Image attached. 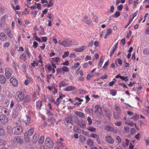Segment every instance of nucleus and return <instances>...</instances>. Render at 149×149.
<instances>
[{
	"label": "nucleus",
	"mask_w": 149,
	"mask_h": 149,
	"mask_svg": "<svg viewBox=\"0 0 149 149\" xmlns=\"http://www.w3.org/2000/svg\"><path fill=\"white\" fill-rule=\"evenodd\" d=\"M135 137L137 139L139 140L141 137V134H140L138 133L135 135Z\"/></svg>",
	"instance_id": "54"
},
{
	"label": "nucleus",
	"mask_w": 149,
	"mask_h": 149,
	"mask_svg": "<svg viewBox=\"0 0 149 149\" xmlns=\"http://www.w3.org/2000/svg\"><path fill=\"white\" fill-rule=\"evenodd\" d=\"M45 143V145L47 147L51 148H53L54 146V143L52 140L49 137L46 139Z\"/></svg>",
	"instance_id": "2"
},
{
	"label": "nucleus",
	"mask_w": 149,
	"mask_h": 149,
	"mask_svg": "<svg viewBox=\"0 0 149 149\" xmlns=\"http://www.w3.org/2000/svg\"><path fill=\"white\" fill-rule=\"evenodd\" d=\"M56 70L57 73H61L63 72L62 68H57Z\"/></svg>",
	"instance_id": "52"
},
{
	"label": "nucleus",
	"mask_w": 149,
	"mask_h": 149,
	"mask_svg": "<svg viewBox=\"0 0 149 149\" xmlns=\"http://www.w3.org/2000/svg\"><path fill=\"white\" fill-rule=\"evenodd\" d=\"M25 52L26 54L27 55L29 58H30L31 54L29 52V49L27 48H26L25 49Z\"/></svg>",
	"instance_id": "39"
},
{
	"label": "nucleus",
	"mask_w": 149,
	"mask_h": 149,
	"mask_svg": "<svg viewBox=\"0 0 149 149\" xmlns=\"http://www.w3.org/2000/svg\"><path fill=\"white\" fill-rule=\"evenodd\" d=\"M14 133L16 135L20 134L23 131L21 126H17L13 128Z\"/></svg>",
	"instance_id": "3"
},
{
	"label": "nucleus",
	"mask_w": 149,
	"mask_h": 149,
	"mask_svg": "<svg viewBox=\"0 0 149 149\" xmlns=\"http://www.w3.org/2000/svg\"><path fill=\"white\" fill-rule=\"evenodd\" d=\"M87 144L90 146L93 145L94 143L93 141L91 139H88L87 141Z\"/></svg>",
	"instance_id": "40"
},
{
	"label": "nucleus",
	"mask_w": 149,
	"mask_h": 149,
	"mask_svg": "<svg viewBox=\"0 0 149 149\" xmlns=\"http://www.w3.org/2000/svg\"><path fill=\"white\" fill-rule=\"evenodd\" d=\"M6 81V79L3 75H0V83L2 84H4Z\"/></svg>",
	"instance_id": "18"
},
{
	"label": "nucleus",
	"mask_w": 149,
	"mask_h": 149,
	"mask_svg": "<svg viewBox=\"0 0 149 149\" xmlns=\"http://www.w3.org/2000/svg\"><path fill=\"white\" fill-rule=\"evenodd\" d=\"M69 52H68L66 51L64 52L62 56V57L63 58H65L68 57L69 55Z\"/></svg>",
	"instance_id": "41"
},
{
	"label": "nucleus",
	"mask_w": 149,
	"mask_h": 149,
	"mask_svg": "<svg viewBox=\"0 0 149 149\" xmlns=\"http://www.w3.org/2000/svg\"><path fill=\"white\" fill-rule=\"evenodd\" d=\"M62 68L63 73L64 72H68L70 71V69L66 66H63Z\"/></svg>",
	"instance_id": "29"
},
{
	"label": "nucleus",
	"mask_w": 149,
	"mask_h": 149,
	"mask_svg": "<svg viewBox=\"0 0 149 149\" xmlns=\"http://www.w3.org/2000/svg\"><path fill=\"white\" fill-rule=\"evenodd\" d=\"M105 138L106 141L109 143L112 144L114 143V140L111 136L107 135Z\"/></svg>",
	"instance_id": "9"
},
{
	"label": "nucleus",
	"mask_w": 149,
	"mask_h": 149,
	"mask_svg": "<svg viewBox=\"0 0 149 149\" xmlns=\"http://www.w3.org/2000/svg\"><path fill=\"white\" fill-rule=\"evenodd\" d=\"M91 136L96 139V140H97V139H98V135L95 134H92L91 135Z\"/></svg>",
	"instance_id": "44"
},
{
	"label": "nucleus",
	"mask_w": 149,
	"mask_h": 149,
	"mask_svg": "<svg viewBox=\"0 0 149 149\" xmlns=\"http://www.w3.org/2000/svg\"><path fill=\"white\" fill-rule=\"evenodd\" d=\"M112 30L111 28L108 29V30H107V33L105 34V35L104 38H107L108 36L112 33Z\"/></svg>",
	"instance_id": "25"
},
{
	"label": "nucleus",
	"mask_w": 149,
	"mask_h": 149,
	"mask_svg": "<svg viewBox=\"0 0 149 149\" xmlns=\"http://www.w3.org/2000/svg\"><path fill=\"white\" fill-rule=\"evenodd\" d=\"M5 31L6 33L7 34V33H9L10 32H11V31L9 28L7 27L5 30Z\"/></svg>",
	"instance_id": "64"
},
{
	"label": "nucleus",
	"mask_w": 149,
	"mask_h": 149,
	"mask_svg": "<svg viewBox=\"0 0 149 149\" xmlns=\"http://www.w3.org/2000/svg\"><path fill=\"white\" fill-rule=\"evenodd\" d=\"M125 123L131 127H133L134 126V123L132 122H128L127 121H126L125 122Z\"/></svg>",
	"instance_id": "51"
},
{
	"label": "nucleus",
	"mask_w": 149,
	"mask_h": 149,
	"mask_svg": "<svg viewBox=\"0 0 149 149\" xmlns=\"http://www.w3.org/2000/svg\"><path fill=\"white\" fill-rule=\"evenodd\" d=\"M39 135L38 134H35L33 136L32 141L34 143H36L38 140Z\"/></svg>",
	"instance_id": "12"
},
{
	"label": "nucleus",
	"mask_w": 149,
	"mask_h": 149,
	"mask_svg": "<svg viewBox=\"0 0 149 149\" xmlns=\"http://www.w3.org/2000/svg\"><path fill=\"white\" fill-rule=\"evenodd\" d=\"M47 110H51L52 109L51 104L50 103H49L46 106Z\"/></svg>",
	"instance_id": "43"
},
{
	"label": "nucleus",
	"mask_w": 149,
	"mask_h": 149,
	"mask_svg": "<svg viewBox=\"0 0 149 149\" xmlns=\"http://www.w3.org/2000/svg\"><path fill=\"white\" fill-rule=\"evenodd\" d=\"M10 45V43L9 42H5L3 45V46L4 48H8Z\"/></svg>",
	"instance_id": "35"
},
{
	"label": "nucleus",
	"mask_w": 149,
	"mask_h": 149,
	"mask_svg": "<svg viewBox=\"0 0 149 149\" xmlns=\"http://www.w3.org/2000/svg\"><path fill=\"white\" fill-rule=\"evenodd\" d=\"M53 0H51L49 1V3H47V4L48 7H50L53 6V4L52 3Z\"/></svg>",
	"instance_id": "50"
},
{
	"label": "nucleus",
	"mask_w": 149,
	"mask_h": 149,
	"mask_svg": "<svg viewBox=\"0 0 149 149\" xmlns=\"http://www.w3.org/2000/svg\"><path fill=\"white\" fill-rule=\"evenodd\" d=\"M84 22L89 26H92L93 25L91 21L88 19V17L87 16H85L84 17Z\"/></svg>",
	"instance_id": "10"
},
{
	"label": "nucleus",
	"mask_w": 149,
	"mask_h": 149,
	"mask_svg": "<svg viewBox=\"0 0 149 149\" xmlns=\"http://www.w3.org/2000/svg\"><path fill=\"white\" fill-rule=\"evenodd\" d=\"M24 93L21 91H18L16 93L15 97L17 102H20L24 100Z\"/></svg>",
	"instance_id": "1"
},
{
	"label": "nucleus",
	"mask_w": 149,
	"mask_h": 149,
	"mask_svg": "<svg viewBox=\"0 0 149 149\" xmlns=\"http://www.w3.org/2000/svg\"><path fill=\"white\" fill-rule=\"evenodd\" d=\"M86 47L85 45H83L81 47L79 48H76L74 49V51L78 52H81L86 49Z\"/></svg>",
	"instance_id": "14"
},
{
	"label": "nucleus",
	"mask_w": 149,
	"mask_h": 149,
	"mask_svg": "<svg viewBox=\"0 0 149 149\" xmlns=\"http://www.w3.org/2000/svg\"><path fill=\"white\" fill-rule=\"evenodd\" d=\"M123 8V5L120 4L117 7L119 11H121Z\"/></svg>",
	"instance_id": "62"
},
{
	"label": "nucleus",
	"mask_w": 149,
	"mask_h": 149,
	"mask_svg": "<svg viewBox=\"0 0 149 149\" xmlns=\"http://www.w3.org/2000/svg\"><path fill=\"white\" fill-rule=\"evenodd\" d=\"M34 131L33 127L30 128L29 130L27 132V135L29 136H32L34 133Z\"/></svg>",
	"instance_id": "19"
},
{
	"label": "nucleus",
	"mask_w": 149,
	"mask_h": 149,
	"mask_svg": "<svg viewBox=\"0 0 149 149\" xmlns=\"http://www.w3.org/2000/svg\"><path fill=\"white\" fill-rule=\"evenodd\" d=\"M18 115V112L15 110L13 113L12 117L14 118H16L17 117Z\"/></svg>",
	"instance_id": "32"
},
{
	"label": "nucleus",
	"mask_w": 149,
	"mask_h": 149,
	"mask_svg": "<svg viewBox=\"0 0 149 149\" xmlns=\"http://www.w3.org/2000/svg\"><path fill=\"white\" fill-rule=\"evenodd\" d=\"M106 129L107 130L111 131L113 130V127H111L109 125H107L106 126Z\"/></svg>",
	"instance_id": "58"
},
{
	"label": "nucleus",
	"mask_w": 149,
	"mask_h": 149,
	"mask_svg": "<svg viewBox=\"0 0 149 149\" xmlns=\"http://www.w3.org/2000/svg\"><path fill=\"white\" fill-rule=\"evenodd\" d=\"M5 133V131L3 127L1 125H0V136H4Z\"/></svg>",
	"instance_id": "23"
},
{
	"label": "nucleus",
	"mask_w": 149,
	"mask_h": 149,
	"mask_svg": "<svg viewBox=\"0 0 149 149\" xmlns=\"http://www.w3.org/2000/svg\"><path fill=\"white\" fill-rule=\"evenodd\" d=\"M59 43L65 47H69L73 45V42L72 41H60V40H59ZM73 45H74V44H73Z\"/></svg>",
	"instance_id": "5"
},
{
	"label": "nucleus",
	"mask_w": 149,
	"mask_h": 149,
	"mask_svg": "<svg viewBox=\"0 0 149 149\" xmlns=\"http://www.w3.org/2000/svg\"><path fill=\"white\" fill-rule=\"evenodd\" d=\"M23 121L26 126L28 125L31 122L30 117L26 115L23 119Z\"/></svg>",
	"instance_id": "8"
},
{
	"label": "nucleus",
	"mask_w": 149,
	"mask_h": 149,
	"mask_svg": "<svg viewBox=\"0 0 149 149\" xmlns=\"http://www.w3.org/2000/svg\"><path fill=\"white\" fill-rule=\"evenodd\" d=\"M42 105V102L41 101L38 100L36 102V109L38 110H40L41 109V107Z\"/></svg>",
	"instance_id": "13"
},
{
	"label": "nucleus",
	"mask_w": 149,
	"mask_h": 149,
	"mask_svg": "<svg viewBox=\"0 0 149 149\" xmlns=\"http://www.w3.org/2000/svg\"><path fill=\"white\" fill-rule=\"evenodd\" d=\"M75 114L77 116L81 118H83L85 117V114L80 111H76L75 112Z\"/></svg>",
	"instance_id": "24"
},
{
	"label": "nucleus",
	"mask_w": 149,
	"mask_h": 149,
	"mask_svg": "<svg viewBox=\"0 0 149 149\" xmlns=\"http://www.w3.org/2000/svg\"><path fill=\"white\" fill-rule=\"evenodd\" d=\"M31 98L29 95H26V96L24 99V101L25 102H29L31 101Z\"/></svg>",
	"instance_id": "33"
},
{
	"label": "nucleus",
	"mask_w": 149,
	"mask_h": 149,
	"mask_svg": "<svg viewBox=\"0 0 149 149\" xmlns=\"http://www.w3.org/2000/svg\"><path fill=\"white\" fill-rule=\"evenodd\" d=\"M117 49L113 48L112 50L110 52V56H112L114 53L116 51Z\"/></svg>",
	"instance_id": "55"
},
{
	"label": "nucleus",
	"mask_w": 149,
	"mask_h": 149,
	"mask_svg": "<svg viewBox=\"0 0 149 149\" xmlns=\"http://www.w3.org/2000/svg\"><path fill=\"white\" fill-rule=\"evenodd\" d=\"M5 75L7 79H9L12 74V72L11 69L9 68H6L5 69Z\"/></svg>",
	"instance_id": "6"
},
{
	"label": "nucleus",
	"mask_w": 149,
	"mask_h": 149,
	"mask_svg": "<svg viewBox=\"0 0 149 149\" xmlns=\"http://www.w3.org/2000/svg\"><path fill=\"white\" fill-rule=\"evenodd\" d=\"M108 64H109V60L107 61L105 63V64H104V66L103 67V68L104 69V70H105L106 69L107 67V66L108 65Z\"/></svg>",
	"instance_id": "47"
},
{
	"label": "nucleus",
	"mask_w": 149,
	"mask_h": 149,
	"mask_svg": "<svg viewBox=\"0 0 149 149\" xmlns=\"http://www.w3.org/2000/svg\"><path fill=\"white\" fill-rule=\"evenodd\" d=\"M87 129L89 131L91 132H93L95 130V129L94 127H88Z\"/></svg>",
	"instance_id": "45"
},
{
	"label": "nucleus",
	"mask_w": 149,
	"mask_h": 149,
	"mask_svg": "<svg viewBox=\"0 0 149 149\" xmlns=\"http://www.w3.org/2000/svg\"><path fill=\"white\" fill-rule=\"evenodd\" d=\"M120 13L119 12L117 11L114 14L113 17H118L120 16Z\"/></svg>",
	"instance_id": "46"
},
{
	"label": "nucleus",
	"mask_w": 149,
	"mask_h": 149,
	"mask_svg": "<svg viewBox=\"0 0 149 149\" xmlns=\"http://www.w3.org/2000/svg\"><path fill=\"white\" fill-rule=\"evenodd\" d=\"M132 20V19H130L127 24H126L125 26V28H127L128 26L131 24Z\"/></svg>",
	"instance_id": "59"
},
{
	"label": "nucleus",
	"mask_w": 149,
	"mask_h": 149,
	"mask_svg": "<svg viewBox=\"0 0 149 149\" xmlns=\"http://www.w3.org/2000/svg\"><path fill=\"white\" fill-rule=\"evenodd\" d=\"M24 139L25 142L26 143H28L30 141V139L29 136L27 135V132H25L24 134Z\"/></svg>",
	"instance_id": "16"
},
{
	"label": "nucleus",
	"mask_w": 149,
	"mask_h": 149,
	"mask_svg": "<svg viewBox=\"0 0 149 149\" xmlns=\"http://www.w3.org/2000/svg\"><path fill=\"white\" fill-rule=\"evenodd\" d=\"M12 61V65L13 66L15 69H16L17 67V64L16 62L14 60H13Z\"/></svg>",
	"instance_id": "48"
},
{
	"label": "nucleus",
	"mask_w": 149,
	"mask_h": 149,
	"mask_svg": "<svg viewBox=\"0 0 149 149\" xmlns=\"http://www.w3.org/2000/svg\"><path fill=\"white\" fill-rule=\"evenodd\" d=\"M65 120L67 123H71L72 120L71 117L68 116L65 118Z\"/></svg>",
	"instance_id": "36"
},
{
	"label": "nucleus",
	"mask_w": 149,
	"mask_h": 149,
	"mask_svg": "<svg viewBox=\"0 0 149 149\" xmlns=\"http://www.w3.org/2000/svg\"><path fill=\"white\" fill-rule=\"evenodd\" d=\"M75 88L72 86H70L67 87L64 89V90L66 91H69L75 89Z\"/></svg>",
	"instance_id": "27"
},
{
	"label": "nucleus",
	"mask_w": 149,
	"mask_h": 149,
	"mask_svg": "<svg viewBox=\"0 0 149 149\" xmlns=\"http://www.w3.org/2000/svg\"><path fill=\"white\" fill-rule=\"evenodd\" d=\"M116 138L118 143L121 142V140L119 136H116Z\"/></svg>",
	"instance_id": "61"
},
{
	"label": "nucleus",
	"mask_w": 149,
	"mask_h": 149,
	"mask_svg": "<svg viewBox=\"0 0 149 149\" xmlns=\"http://www.w3.org/2000/svg\"><path fill=\"white\" fill-rule=\"evenodd\" d=\"M6 115L8 116L9 114V112L8 110L6 108H5V109L3 111V113Z\"/></svg>",
	"instance_id": "38"
},
{
	"label": "nucleus",
	"mask_w": 149,
	"mask_h": 149,
	"mask_svg": "<svg viewBox=\"0 0 149 149\" xmlns=\"http://www.w3.org/2000/svg\"><path fill=\"white\" fill-rule=\"evenodd\" d=\"M27 59L26 54L24 53L21 54L19 56V59L22 60L23 61H25Z\"/></svg>",
	"instance_id": "15"
},
{
	"label": "nucleus",
	"mask_w": 149,
	"mask_h": 149,
	"mask_svg": "<svg viewBox=\"0 0 149 149\" xmlns=\"http://www.w3.org/2000/svg\"><path fill=\"white\" fill-rule=\"evenodd\" d=\"M62 65H64L68 66L69 65V62L68 60H67L65 62L63 63Z\"/></svg>",
	"instance_id": "63"
},
{
	"label": "nucleus",
	"mask_w": 149,
	"mask_h": 149,
	"mask_svg": "<svg viewBox=\"0 0 149 149\" xmlns=\"http://www.w3.org/2000/svg\"><path fill=\"white\" fill-rule=\"evenodd\" d=\"M7 35L3 32L0 33V40L2 41H5L7 40Z\"/></svg>",
	"instance_id": "11"
},
{
	"label": "nucleus",
	"mask_w": 149,
	"mask_h": 149,
	"mask_svg": "<svg viewBox=\"0 0 149 149\" xmlns=\"http://www.w3.org/2000/svg\"><path fill=\"white\" fill-rule=\"evenodd\" d=\"M78 124L80 127L83 128H85L86 127V125L84 123V121L79 120L78 122Z\"/></svg>",
	"instance_id": "17"
},
{
	"label": "nucleus",
	"mask_w": 149,
	"mask_h": 149,
	"mask_svg": "<svg viewBox=\"0 0 149 149\" xmlns=\"http://www.w3.org/2000/svg\"><path fill=\"white\" fill-rule=\"evenodd\" d=\"M8 120V118L6 116L2 115H0V121L3 124H6Z\"/></svg>",
	"instance_id": "7"
},
{
	"label": "nucleus",
	"mask_w": 149,
	"mask_h": 149,
	"mask_svg": "<svg viewBox=\"0 0 149 149\" xmlns=\"http://www.w3.org/2000/svg\"><path fill=\"white\" fill-rule=\"evenodd\" d=\"M117 112H114L113 113V118L115 119H118L119 118L120 114Z\"/></svg>",
	"instance_id": "30"
},
{
	"label": "nucleus",
	"mask_w": 149,
	"mask_h": 149,
	"mask_svg": "<svg viewBox=\"0 0 149 149\" xmlns=\"http://www.w3.org/2000/svg\"><path fill=\"white\" fill-rule=\"evenodd\" d=\"M23 139L19 136H15L13 141V143L16 145H20L23 143Z\"/></svg>",
	"instance_id": "4"
},
{
	"label": "nucleus",
	"mask_w": 149,
	"mask_h": 149,
	"mask_svg": "<svg viewBox=\"0 0 149 149\" xmlns=\"http://www.w3.org/2000/svg\"><path fill=\"white\" fill-rule=\"evenodd\" d=\"M69 57L70 58H74L76 57V55L74 53L70 54L69 55Z\"/></svg>",
	"instance_id": "60"
},
{
	"label": "nucleus",
	"mask_w": 149,
	"mask_h": 149,
	"mask_svg": "<svg viewBox=\"0 0 149 149\" xmlns=\"http://www.w3.org/2000/svg\"><path fill=\"white\" fill-rule=\"evenodd\" d=\"M143 54L145 55H148L149 54V50L147 48L144 49L143 51Z\"/></svg>",
	"instance_id": "34"
},
{
	"label": "nucleus",
	"mask_w": 149,
	"mask_h": 149,
	"mask_svg": "<svg viewBox=\"0 0 149 149\" xmlns=\"http://www.w3.org/2000/svg\"><path fill=\"white\" fill-rule=\"evenodd\" d=\"M98 85V84H87L86 86L88 88H91V87H90V85H91L92 87V89H94L100 88V87L97 86V85Z\"/></svg>",
	"instance_id": "22"
},
{
	"label": "nucleus",
	"mask_w": 149,
	"mask_h": 149,
	"mask_svg": "<svg viewBox=\"0 0 149 149\" xmlns=\"http://www.w3.org/2000/svg\"><path fill=\"white\" fill-rule=\"evenodd\" d=\"M11 84H17V81L14 77L11 78L10 80Z\"/></svg>",
	"instance_id": "26"
},
{
	"label": "nucleus",
	"mask_w": 149,
	"mask_h": 149,
	"mask_svg": "<svg viewBox=\"0 0 149 149\" xmlns=\"http://www.w3.org/2000/svg\"><path fill=\"white\" fill-rule=\"evenodd\" d=\"M79 138L80 141L82 142L86 140L85 137L82 135H81L79 136Z\"/></svg>",
	"instance_id": "42"
},
{
	"label": "nucleus",
	"mask_w": 149,
	"mask_h": 149,
	"mask_svg": "<svg viewBox=\"0 0 149 149\" xmlns=\"http://www.w3.org/2000/svg\"><path fill=\"white\" fill-rule=\"evenodd\" d=\"M52 62H53L54 63H57L58 62H60L61 60L60 58L58 57H56L52 58L51 59Z\"/></svg>",
	"instance_id": "20"
},
{
	"label": "nucleus",
	"mask_w": 149,
	"mask_h": 149,
	"mask_svg": "<svg viewBox=\"0 0 149 149\" xmlns=\"http://www.w3.org/2000/svg\"><path fill=\"white\" fill-rule=\"evenodd\" d=\"M139 117V115L137 114H134L132 118H130L131 119H132L135 121H136L137 120Z\"/></svg>",
	"instance_id": "31"
},
{
	"label": "nucleus",
	"mask_w": 149,
	"mask_h": 149,
	"mask_svg": "<svg viewBox=\"0 0 149 149\" xmlns=\"http://www.w3.org/2000/svg\"><path fill=\"white\" fill-rule=\"evenodd\" d=\"M120 79L123 80L125 81H128L127 77L126 76L123 77L121 76Z\"/></svg>",
	"instance_id": "49"
},
{
	"label": "nucleus",
	"mask_w": 149,
	"mask_h": 149,
	"mask_svg": "<svg viewBox=\"0 0 149 149\" xmlns=\"http://www.w3.org/2000/svg\"><path fill=\"white\" fill-rule=\"evenodd\" d=\"M22 109V106L20 104H18L16 107V109L17 111H20Z\"/></svg>",
	"instance_id": "53"
},
{
	"label": "nucleus",
	"mask_w": 149,
	"mask_h": 149,
	"mask_svg": "<svg viewBox=\"0 0 149 149\" xmlns=\"http://www.w3.org/2000/svg\"><path fill=\"white\" fill-rule=\"evenodd\" d=\"M87 120L88 122L89 125H91L92 123V120L91 118L89 117H88L87 118Z\"/></svg>",
	"instance_id": "56"
},
{
	"label": "nucleus",
	"mask_w": 149,
	"mask_h": 149,
	"mask_svg": "<svg viewBox=\"0 0 149 149\" xmlns=\"http://www.w3.org/2000/svg\"><path fill=\"white\" fill-rule=\"evenodd\" d=\"M122 124V122L121 121H117L115 123L116 126H120Z\"/></svg>",
	"instance_id": "57"
},
{
	"label": "nucleus",
	"mask_w": 149,
	"mask_h": 149,
	"mask_svg": "<svg viewBox=\"0 0 149 149\" xmlns=\"http://www.w3.org/2000/svg\"><path fill=\"white\" fill-rule=\"evenodd\" d=\"M95 109L96 112H97L100 114H102V112L101 110L100 107L99 105H95Z\"/></svg>",
	"instance_id": "21"
},
{
	"label": "nucleus",
	"mask_w": 149,
	"mask_h": 149,
	"mask_svg": "<svg viewBox=\"0 0 149 149\" xmlns=\"http://www.w3.org/2000/svg\"><path fill=\"white\" fill-rule=\"evenodd\" d=\"M44 140L45 137L44 136H40L38 141V143L39 144L41 145L42 144L44 141Z\"/></svg>",
	"instance_id": "28"
},
{
	"label": "nucleus",
	"mask_w": 149,
	"mask_h": 149,
	"mask_svg": "<svg viewBox=\"0 0 149 149\" xmlns=\"http://www.w3.org/2000/svg\"><path fill=\"white\" fill-rule=\"evenodd\" d=\"M110 93L112 95V96H115L116 95L117 92L115 90H111L110 91Z\"/></svg>",
	"instance_id": "37"
}]
</instances>
